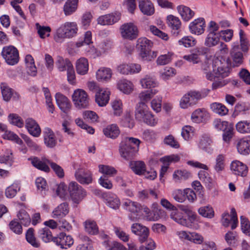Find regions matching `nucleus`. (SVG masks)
I'll return each mask as SVG.
<instances>
[{"instance_id": "1", "label": "nucleus", "mask_w": 250, "mask_h": 250, "mask_svg": "<svg viewBox=\"0 0 250 250\" xmlns=\"http://www.w3.org/2000/svg\"><path fill=\"white\" fill-rule=\"evenodd\" d=\"M141 141L133 137H125L120 143L119 151L121 156L125 160L132 158L138 151Z\"/></svg>"}, {"instance_id": "2", "label": "nucleus", "mask_w": 250, "mask_h": 250, "mask_svg": "<svg viewBox=\"0 0 250 250\" xmlns=\"http://www.w3.org/2000/svg\"><path fill=\"white\" fill-rule=\"evenodd\" d=\"M135 116L136 120L151 126H155L159 121L158 118L149 110L147 105L144 102H139L137 104Z\"/></svg>"}, {"instance_id": "3", "label": "nucleus", "mask_w": 250, "mask_h": 250, "mask_svg": "<svg viewBox=\"0 0 250 250\" xmlns=\"http://www.w3.org/2000/svg\"><path fill=\"white\" fill-rule=\"evenodd\" d=\"M124 208L129 212L128 218L132 221H137L142 216V211L148 214L149 213V209L146 207H143L141 205L136 202L130 200H126L123 203Z\"/></svg>"}, {"instance_id": "4", "label": "nucleus", "mask_w": 250, "mask_h": 250, "mask_svg": "<svg viewBox=\"0 0 250 250\" xmlns=\"http://www.w3.org/2000/svg\"><path fill=\"white\" fill-rule=\"evenodd\" d=\"M229 62V60H226L223 57L213 59L212 68L216 78H224L229 75L231 67Z\"/></svg>"}, {"instance_id": "5", "label": "nucleus", "mask_w": 250, "mask_h": 250, "mask_svg": "<svg viewBox=\"0 0 250 250\" xmlns=\"http://www.w3.org/2000/svg\"><path fill=\"white\" fill-rule=\"evenodd\" d=\"M218 25L214 21H210L207 29V35L205 39V46L211 48L219 44L221 35L217 33Z\"/></svg>"}, {"instance_id": "6", "label": "nucleus", "mask_w": 250, "mask_h": 250, "mask_svg": "<svg viewBox=\"0 0 250 250\" xmlns=\"http://www.w3.org/2000/svg\"><path fill=\"white\" fill-rule=\"evenodd\" d=\"M78 30L76 22H66L57 30L55 40L56 42H59L61 39L71 38L77 35Z\"/></svg>"}, {"instance_id": "7", "label": "nucleus", "mask_w": 250, "mask_h": 250, "mask_svg": "<svg viewBox=\"0 0 250 250\" xmlns=\"http://www.w3.org/2000/svg\"><path fill=\"white\" fill-rule=\"evenodd\" d=\"M208 92H203L196 90H191L185 94L180 101V106L183 109H187L197 104L201 99L205 98Z\"/></svg>"}, {"instance_id": "8", "label": "nucleus", "mask_w": 250, "mask_h": 250, "mask_svg": "<svg viewBox=\"0 0 250 250\" xmlns=\"http://www.w3.org/2000/svg\"><path fill=\"white\" fill-rule=\"evenodd\" d=\"M1 54L6 63L9 65H16L19 62V51L13 45L3 47Z\"/></svg>"}, {"instance_id": "9", "label": "nucleus", "mask_w": 250, "mask_h": 250, "mask_svg": "<svg viewBox=\"0 0 250 250\" xmlns=\"http://www.w3.org/2000/svg\"><path fill=\"white\" fill-rule=\"evenodd\" d=\"M121 36L124 39L133 40L139 34L137 25L133 22H127L122 24L120 28Z\"/></svg>"}, {"instance_id": "10", "label": "nucleus", "mask_w": 250, "mask_h": 250, "mask_svg": "<svg viewBox=\"0 0 250 250\" xmlns=\"http://www.w3.org/2000/svg\"><path fill=\"white\" fill-rule=\"evenodd\" d=\"M230 58L226 60H229V63L231 67H237L241 65L243 62V55L240 50L239 45L238 42H233L230 51Z\"/></svg>"}, {"instance_id": "11", "label": "nucleus", "mask_w": 250, "mask_h": 250, "mask_svg": "<svg viewBox=\"0 0 250 250\" xmlns=\"http://www.w3.org/2000/svg\"><path fill=\"white\" fill-rule=\"evenodd\" d=\"M72 100L75 106L78 109L86 108L88 106L89 99L87 93L82 89L74 91Z\"/></svg>"}, {"instance_id": "12", "label": "nucleus", "mask_w": 250, "mask_h": 250, "mask_svg": "<svg viewBox=\"0 0 250 250\" xmlns=\"http://www.w3.org/2000/svg\"><path fill=\"white\" fill-rule=\"evenodd\" d=\"M68 190L72 200L76 204H78L86 195V191L75 182L70 183Z\"/></svg>"}, {"instance_id": "13", "label": "nucleus", "mask_w": 250, "mask_h": 250, "mask_svg": "<svg viewBox=\"0 0 250 250\" xmlns=\"http://www.w3.org/2000/svg\"><path fill=\"white\" fill-rule=\"evenodd\" d=\"M121 14L115 12L109 14L100 16L97 19V23L102 25H110L117 22L121 19Z\"/></svg>"}, {"instance_id": "14", "label": "nucleus", "mask_w": 250, "mask_h": 250, "mask_svg": "<svg viewBox=\"0 0 250 250\" xmlns=\"http://www.w3.org/2000/svg\"><path fill=\"white\" fill-rule=\"evenodd\" d=\"M131 229L132 233L139 236V240L141 243L145 242L148 237V229L140 224H133L131 227Z\"/></svg>"}, {"instance_id": "15", "label": "nucleus", "mask_w": 250, "mask_h": 250, "mask_svg": "<svg viewBox=\"0 0 250 250\" xmlns=\"http://www.w3.org/2000/svg\"><path fill=\"white\" fill-rule=\"evenodd\" d=\"M53 242L62 249H67L73 244L74 240L70 235H66L65 233L62 232L57 237L54 238Z\"/></svg>"}, {"instance_id": "16", "label": "nucleus", "mask_w": 250, "mask_h": 250, "mask_svg": "<svg viewBox=\"0 0 250 250\" xmlns=\"http://www.w3.org/2000/svg\"><path fill=\"white\" fill-rule=\"evenodd\" d=\"M110 92L107 88H99L95 94V101L99 106H105L109 102Z\"/></svg>"}, {"instance_id": "17", "label": "nucleus", "mask_w": 250, "mask_h": 250, "mask_svg": "<svg viewBox=\"0 0 250 250\" xmlns=\"http://www.w3.org/2000/svg\"><path fill=\"white\" fill-rule=\"evenodd\" d=\"M55 99L58 106L62 112L67 113L70 110L71 104L65 96L58 92L55 95Z\"/></svg>"}, {"instance_id": "18", "label": "nucleus", "mask_w": 250, "mask_h": 250, "mask_svg": "<svg viewBox=\"0 0 250 250\" xmlns=\"http://www.w3.org/2000/svg\"><path fill=\"white\" fill-rule=\"evenodd\" d=\"M106 205L109 207L116 209L120 206V200L118 197L114 193L111 192H104L102 194Z\"/></svg>"}, {"instance_id": "19", "label": "nucleus", "mask_w": 250, "mask_h": 250, "mask_svg": "<svg viewBox=\"0 0 250 250\" xmlns=\"http://www.w3.org/2000/svg\"><path fill=\"white\" fill-rule=\"evenodd\" d=\"M29 160L31 161L32 165L36 168L47 173L50 172V168L48 165H49L48 161L51 160L45 158L40 159L37 157L29 158Z\"/></svg>"}, {"instance_id": "20", "label": "nucleus", "mask_w": 250, "mask_h": 250, "mask_svg": "<svg viewBox=\"0 0 250 250\" xmlns=\"http://www.w3.org/2000/svg\"><path fill=\"white\" fill-rule=\"evenodd\" d=\"M76 179L82 184H89L92 182V173L89 170L83 171L82 169H77L75 173Z\"/></svg>"}, {"instance_id": "21", "label": "nucleus", "mask_w": 250, "mask_h": 250, "mask_svg": "<svg viewBox=\"0 0 250 250\" xmlns=\"http://www.w3.org/2000/svg\"><path fill=\"white\" fill-rule=\"evenodd\" d=\"M25 127L30 134L35 137H38L41 135V129L35 120L28 118L25 120Z\"/></svg>"}, {"instance_id": "22", "label": "nucleus", "mask_w": 250, "mask_h": 250, "mask_svg": "<svg viewBox=\"0 0 250 250\" xmlns=\"http://www.w3.org/2000/svg\"><path fill=\"white\" fill-rule=\"evenodd\" d=\"M68 204L65 202L60 204L52 211V217L54 219H61L69 212Z\"/></svg>"}, {"instance_id": "23", "label": "nucleus", "mask_w": 250, "mask_h": 250, "mask_svg": "<svg viewBox=\"0 0 250 250\" xmlns=\"http://www.w3.org/2000/svg\"><path fill=\"white\" fill-rule=\"evenodd\" d=\"M205 22L203 18H198L191 22L189 28L191 33L196 35H201L204 32Z\"/></svg>"}, {"instance_id": "24", "label": "nucleus", "mask_w": 250, "mask_h": 250, "mask_svg": "<svg viewBox=\"0 0 250 250\" xmlns=\"http://www.w3.org/2000/svg\"><path fill=\"white\" fill-rule=\"evenodd\" d=\"M231 170L235 175L245 177L247 175L248 168L247 166L240 161H233L230 165Z\"/></svg>"}, {"instance_id": "25", "label": "nucleus", "mask_w": 250, "mask_h": 250, "mask_svg": "<svg viewBox=\"0 0 250 250\" xmlns=\"http://www.w3.org/2000/svg\"><path fill=\"white\" fill-rule=\"evenodd\" d=\"M139 8L141 12L146 16H151L155 12L153 4L150 0H138Z\"/></svg>"}, {"instance_id": "26", "label": "nucleus", "mask_w": 250, "mask_h": 250, "mask_svg": "<svg viewBox=\"0 0 250 250\" xmlns=\"http://www.w3.org/2000/svg\"><path fill=\"white\" fill-rule=\"evenodd\" d=\"M44 143L49 148L54 147L57 143L55 135L49 128H45L43 131Z\"/></svg>"}, {"instance_id": "27", "label": "nucleus", "mask_w": 250, "mask_h": 250, "mask_svg": "<svg viewBox=\"0 0 250 250\" xmlns=\"http://www.w3.org/2000/svg\"><path fill=\"white\" fill-rule=\"evenodd\" d=\"M208 117V113L205 109L199 108L192 113L191 119L193 122L200 123L205 122Z\"/></svg>"}, {"instance_id": "28", "label": "nucleus", "mask_w": 250, "mask_h": 250, "mask_svg": "<svg viewBox=\"0 0 250 250\" xmlns=\"http://www.w3.org/2000/svg\"><path fill=\"white\" fill-rule=\"evenodd\" d=\"M167 24L171 29L172 33L175 35H178L181 26V22L178 17L173 15H169L167 17Z\"/></svg>"}, {"instance_id": "29", "label": "nucleus", "mask_w": 250, "mask_h": 250, "mask_svg": "<svg viewBox=\"0 0 250 250\" xmlns=\"http://www.w3.org/2000/svg\"><path fill=\"white\" fill-rule=\"evenodd\" d=\"M199 147L208 153L211 154L213 151L212 141L208 136L203 135L200 140Z\"/></svg>"}, {"instance_id": "30", "label": "nucleus", "mask_w": 250, "mask_h": 250, "mask_svg": "<svg viewBox=\"0 0 250 250\" xmlns=\"http://www.w3.org/2000/svg\"><path fill=\"white\" fill-rule=\"evenodd\" d=\"M250 147V136L240 139L237 145V148L239 153L246 155L249 153Z\"/></svg>"}, {"instance_id": "31", "label": "nucleus", "mask_w": 250, "mask_h": 250, "mask_svg": "<svg viewBox=\"0 0 250 250\" xmlns=\"http://www.w3.org/2000/svg\"><path fill=\"white\" fill-rule=\"evenodd\" d=\"M89 63L86 58H80L76 63V69L78 74L80 75L86 74L88 70Z\"/></svg>"}, {"instance_id": "32", "label": "nucleus", "mask_w": 250, "mask_h": 250, "mask_svg": "<svg viewBox=\"0 0 250 250\" xmlns=\"http://www.w3.org/2000/svg\"><path fill=\"white\" fill-rule=\"evenodd\" d=\"M78 1L79 0H67L63 7V11L66 16L71 15L76 11Z\"/></svg>"}, {"instance_id": "33", "label": "nucleus", "mask_w": 250, "mask_h": 250, "mask_svg": "<svg viewBox=\"0 0 250 250\" xmlns=\"http://www.w3.org/2000/svg\"><path fill=\"white\" fill-rule=\"evenodd\" d=\"M103 132L106 137L114 139L119 135L120 131L116 124H111L104 128Z\"/></svg>"}, {"instance_id": "34", "label": "nucleus", "mask_w": 250, "mask_h": 250, "mask_svg": "<svg viewBox=\"0 0 250 250\" xmlns=\"http://www.w3.org/2000/svg\"><path fill=\"white\" fill-rule=\"evenodd\" d=\"M112 70L108 67H101L97 71L96 78L98 81H108L112 75Z\"/></svg>"}, {"instance_id": "35", "label": "nucleus", "mask_w": 250, "mask_h": 250, "mask_svg": "<svg viewBox=\"0 0 250 250\" xmlns=\"http://www.w3.org/2000/svg\"><path fill=\"white\" fill-rule=\"evenodd\" d=\"M56 65L58 70L61 72L67 71L73 66L68 59H64L61 56L57 57Z\"/></svg>"}, {"instance_id": "36", "label": "nucleus", "mask_w": 250, "mask_h": 250, "mask_svg": "<svg viewBox=\"0 0 250 250\" xmlns=\"http://www.w3.org/2000/svg\"><path fill=\"white\" fill-rule=\"evenodd\" d=\"M117 86L121 91L126 94H129L131 93L134 88L132 83L125 79L119 81L118 83Z\"/></svg>"}, {"instance_id": "37", "label": "nucleus", "mask_w": 250, "mask_h": 250, "mask_svg": "<svg viewBox=\"0 0 250 250\" xmlns=\"http://www.w3.org/2000/svg\"><path fill=\"white\" fill-rule=\"evenodd\" d=\"M129 167L132 170L138 175H142L146 168L145 163L141 161H131L130 163Z\"/></svg>"}, {"instance_id": "38", "label": "nucleus", "mask_w": 250, "mask_h": 250, "mask_svg": "<svg viewBox=\"0 0 250 250\" xmlns=\"http://www.w3.org/2000/svg\"><path fill=\"white\" fill-rule=\"evenodd\" d=\"M177 10L183 20L188 21L194 15V12L188 7L184 5H179Z\"/></svg>"}, {"instance_id": "39", "label": "nucleus", "mask_w": 250, "mask_h": 250, "mask_svg": "<svg viewBox=\"0 0 250 250\" xmlns=\"http://www.w3.org/2000/svg\"><path fill=\"white\" fill-rule=\"evenodd\" d=\"M103 244L106 250H127L124 246L117 241L106 240H104Z\"/></svg>"}, {"instance_id": "40", "label": "nucleus", "mask_w": 250, "mask_h": 250, "mask_svg": "<svg viewBox=\"0 0 250 250\" xmlns=\"http://www.w3.org/2000/svg\"><path fill=\"white\" fill-rule=\"evenodd\" d=\"M38 236L45 243H48L51 241H53L54 238L52 232L47 227L40 229L38 231Z\"/></svg>"}, {"instance_id": "41", "label": "nucleus", "mask_w": 250, "mask_h": 250, "mask_svg": "<svg viewBox=\"0 0 250 250\" xmlns=\"http://www.w3.org/2000/svg\"><path fill=\"white\" fill-rule=\"evenodd\" d=\"M211 109L215 113L221 116L228 114L229 110L224 104L219 103H213L210 105Z\"/></svg>"}, {"instance_id": "42", "label": "nucleus", "mask_w": 250, "mask_h": 250, "mask_svg": "<svg viewBox=\"0 0 250 250\" xmlns=\"http://www.w3.org/2000/svg\"><path fill=\"white\" fill-rule=\"evenodd\" d=\"M140 83L144 88H150L155 87L157 83L154 78L146 75L144 78L140 80Z\"/></svg>"}, {"instance_id": "43", "label": "nucleus", "mask_w": 250, "mask_h": 250, "mask_svg": "<svg viewBox=\"0 0 250 250\" xmlns=\"http://www.w3.org/2000/svg\"><path fill=\"white\" fill-rule=\"evenodd\" d=\"M137 46L139 51L150 50L153 46V42L146 38H141L138 40Z\"/></svg>"}, {"instance_id": "44", "label": "nucleus", "mask_w": 250, "mask_h": 250, "mask_svg": "<svg viewBox=\"0 0 250 250\" xmlns=\"http://www.w3.org/2000/svg\"><path fill=\"white\" fill-rule=\"evenodd\" d=\"M26 241L33 247L39 248L40 246V243L38 241L34 235V229L32 228L29 229L25 235Z\"/></svg>"}, {"instance_id": "45", "label": "nucleus", "mask_w": 250, "mask_h": 250, "mask_svg": "<svg viewBox=\"0 0 250 250\" xmlns=\"http://www.w3.org/2000/svg\"><path fill=\"white\" fill-rule=\"evenodd\" d=\"M158 92L156 89H150L141 92L139 95L140 102H146L149 101Z\"/></svg>"}, {"instance_id": "46", "label": "nucleus", "mask_w": 250, "mask_h": 250, "mask_svg": "<svg viewBox=\"0 0 250 250\" xmlns=\"http://www.w3.org/2000/svg\"><path fill=\"white\" fill-rule=\"evenodd\" d=\"M173 53L168 52L167 54L160 55L156 60L158 65H165L169 63L172 59Z\"/></svg>"}, {"instance_id": "47", "label": "nucleus", "mask_w": 250, "mask_h": 250, "mask_svg": "<svg viewBox=\"0 0 250 250\" xmlns=\"http://www.w3.org/2000/svg\"><path fill=\"white\" fill-rule=\"evenodd\" d=\"M241 48L244 52H247L249 50L250 44L247 38L245 32L240 29L239 32Z\"/></svg>"}, {"instance_id": "48", "label": "nucleus", "mask_w": 250, "mask_h": 250, "mask_svg": "<svg viewBox=\"0 0 250 250\" xmlns=\"http://www.w3.org/2000/svg\"><path fill=\"white\" fill-rule=\"evenodd\" d=\"M236 128L241 133H250V121H240L236 125Z\"/></svg>"}, {"instance_id": "49", "label": "nucleus", "mask_w": 250, "mask_h": 250, "mask_svg": "<svg viewBox=\"0 0 250 250\" xmlns=\"http://www.w3.org/2000/svg\"><path fill=\"white\" fill-rule=\"evenodd\" d=\"M111 107L115 116H119L123 112V104L121 100H115L111 103Z\"/></svg>"}, {"instance_id": "50", "label": "nucleus", "mask_w": 250, "mask_h": 250, "mask_svg": "<svg viewBox=\"0 0 250 250\" xmlns=\"http://www.w3.org/2000/svg\"><path fill=\"white\" fill-rule=\"evenodd\" d=\"M20 190V186L18 183H14L7 188L5 190V195L7 198H13L17 192Z\"/></svg>"}, {"instance_id": "51", "label": "nucleus", "mask_w": 250, "mask_h": 250, "mask_svg": "<svg viewBox=\"0 0 250 250\" xmlns=\"http://www.w3.org/2000/svg\"><path fill=\"white\" fill-rule=\"evenodd\" d=\"M99 169L100 173L109 176H112L117 172L114 167L108 165H100Z\"/></svg>"}, {"instance_id": "52", "label": "nucleus", "mask_w": 250, "mask_h": 250, "mask_svg": "<svg viewBox=\"0 0 250 250\" xmlns=\"http://www.w3.org/2000/svg\"><path fill=\"white\" fill-rule=\"evenodd\" d=\"M8 121L10 124L19 127L23 126L24 122L22 119L17 114L14 113L10 114L8 116Z\"/></svg>"}, {"instance_id": "53", "label": "nucleus", "mask_w": 250, "mask_h": 250, "mask_svg": "<svg viewBox=\"0 0 250 250\" xmlns=\"http://www.w3.org/2000/svg\"><path fill=\"white\" fill-rule=\"evenodd\" d=\"M199 213L203 217L211 218L214 216V211L210 205L200 208L198 209Z\"/></svg>"}, {"instance_id": "54", "label": "nucleus", "mask_w": 250, "mask_h": 250, "mask_svg": "<svg viewBox=\"0 0 250 250\" xmlns=\"http://www.w3.org/2000/svg\"><path fill=\"white\" fill-rule=\"evenodd\" d=\"M36 27L41 38L44 39L50 36L51 28L49 26H41L39 23H37Z\"/></svg>"}, {"instance_id": "55", "label": "nucleus", "mask_w": 250, "mask_h": 250, "mask_svg": "<svg viewBox=\"0 0 250 250\" xmlns=\"http://www.w3.org/2000/svg\"><path fill=\"white\" fill-rule=\"evenodd\" d=\"M176 73V70L174 68L166 67L160 72V77L163 80H167L175 76Z\"/></svg>"}, {"instance_id": "56", "label": "nucleus", "mask_w": 250, "mask_h": 250, "mask_svg": "<svg viewBox=\"0 0 250 250\" xmlns=\"http://www.w3.org/2000/svg\"><path fill=\"white\" fill-rule=\"evenodd\" d=\"M0 88L3 100L7 102L9 101L13 95V90L6 84L3 83L1 84Z\"/></svg>"}, {"instance_id": "57", "label": "nucleus", "mask_w": 250, "mask_h": 250, "mask_svg": "<svg viewBox=\"0 0 250 250\" xmlns=\"http://www.w3.org/2000/svg\"><path fill=\"white\" fill-rule=\"evenodd\" d=\"M18 217L21 221V224L23 226H28L31 223V219L29 214L24 210H21L18 214Z\"/></svg>"}, {"instance_id": "58", "label": "nucleus", "mask_w": 250, "mask_h": 250, "mask_svg": "<svg viewBox=\"0 0 250 250\" xmlns=\"http://www.w3.org/2000/svg\"><path fill=\"white\" fill-rule=\"evenodd\" d=\"M85 229L88 233L96 234L98 232V226L94 221H87L85 222Z\"/></svg>"}, {"instance_id": "59", "label": "nucleus", "mask_w": 250, "mask_h": 250, "mask_svg": "<svg viewBox=\"0 0 250 250\" xmlns=\"http://www.w3.org/2000/svg\"><path fill=\"white\" fill-rule=\"evenodd\" d=\"M230 125L231 124L229 122L222 121L220 119H216L213 122V125L216 129L223 131L226 130Z\"/></svg>"}, {"instance_id": "60", "label": "nucleus", "mask_w": 250, "mask_h": 250, "mask_svg": "<svg viewBox=\"0 0 250 250\" xmlns=\"http://www.w3.org/2000/svg\"><path fill=\"white\" fill-rule=\"evenodd\" d=\"M225 157L222 154L218 155L216 158L215 165L214 166V168L217 172H220L224 169Z\"/></svg>"}, {"instance_id": "61", "label": "nucleus", "mask_w": 250, "mask_h": 250, "mask_svg": "<svg viewBox=\"0 0 250 250\" xmlns=\"http://www.w3.org/2000/svg\"><path fill=\"white\" fill-rule=\"evenodd\" d=\"M3 138L13 141L19 145H21L23 143L22 141L19 137L17 134L11 131H8L7 129L4 131V134H3Z\"/></svg>"}, {"instance_id": "62", "label": "nucleus", "mask_w": 250, "mask_h": 250, "mask_svg": "<svg viewBox=\"0 0 250 250\" xmlns=\"http://www.w3.org/2000/svg\"><path fill=\"white\" fill-rule=\"evenodd\" d=\"M180 45H183L186 47L194 46L196 44V40L191 36H185L178 42Z\"/></svg>"}, {"instance_id": "63", "label": "nucleus", "mask_w": 250, "mask_h": 250, "mask_svg": "<svg viewBox=\"0 0 250 250\" xmlns=\"http://www.w3.org/2000/svg\"><path fill=\"white\" fill-rule=\"evenodd\" d=\"M149 28L151 32L153 33V34H154L155 36H158L164 41H167L168 40L169 37L167 33L160 30L155 26L150 25Z\"/></svg>"}, {"instance_id": "64", "label": "nucleus", "mask_w": 250, "mask_h": 250, "mask_svg": "<svg viewBox=\"0 0 250 250\" xmlns=\"http://www.w3.org/2000/svg\"><path fill=\"white\" fill-rule=\"evenodd\" d=\"M162 98L160 96H157L150 102L151 108L156 113L161 111Z\"/></svg>"}]
</instances>
